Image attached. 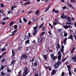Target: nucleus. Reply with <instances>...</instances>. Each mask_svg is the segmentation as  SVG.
I'll return each instance as SVG.
<instances>
[{"mask_svg":"<svg viewBox=\"0 0 76 76\" xmlns=\"http://www.w3.org/2000/svg\"><path fill=\"white\" fill-rule=\"evenodd\" d=\"M66 40L67 38H65V39L64 40L61 46V50L63 54H64V53H63V51L64 50V49H63V48H64V46H63V44H64V45H65V44H66Z\"/></svg>","mask_w":76,"mask_h":76,"instance_id":"nucleus-1","label":"nucleus"},{"mask_svg":"<svg viewBox=\"0 0 76 76\" xmlns=\"http://www.w3.org/2000/svg\"><path fill=\"white\" fill-rule=\"evenodd\" d=\"M58 61H60L61 58V51H59L58 52Z\"/></svg>","mask_w":76,"mask_h":76,"instance_id":"nucleus-2","label":"nucleus"},{"mask_svg":"<svg viewBox=\"0 0 76 76\" xmlns=\"http://www.w3.org/2000/svg\"><path fill=\"white\" fill-rule=\"evenodd\" d=\"M61 64V62L60 61H58L57 62L56 64L55 65V66L56 68H58V66H60V64Z\"/></svg>","mask_w":76,"mask_h":76,"instance_id":"nucleus-3","label":"nucleus"},{"mask_svg":"<svg viewBox=\"0 0 76 76\" xmlns=\"http://www.w3.org/2000/svg\"><path fill=\"white\" fill-rule=\"evenodd\" d=\"M24 72L23 73V75L25 76L27 75V71H28V68L26 67L24 68Z\"/></svg>","mask_w":76,"mask_h":76,"instance_id":"nucleus-4","label":"nucleus"},{"mask_svg":"<svg viewBox=\"0 0 76 76\" xmlns=\"http://www.w3.org/2000/svg\"><path fill=\"white\" fill-rule=\"evenodd\" d=\"M64 27L65 28V29H68L69 28H70L71 29L72 28H73V26H71L70 25H68V26L67 25H66V26H64Z\"/></svg>","mask_w":76,"mask_h":76,"instance_id":"nucleus-5","label":"nucleus"},{"mask_svg":"<svg viewBox=\"0 0 76 76\" xmlns=\"http://www.w3.org/2000/svg\"><path fill=\"white\" fill-rule=\"evenodd\" d=\"M2 17L3 18V19L2 20L3 21H4L5 20H6V19H9L8 17L5 18V17H6V14H4V15H3Z\"/></svg>","mask_w":76,"mask_h":76,"instance_id":"nucleus-6","label":"nucleus"},{"mask_svg":"<svg viewBox=\"0 0 76 76\" xmlns=\"http://www.w3.org/2000/svg\"><path fill=\"white\" fill-rule=\"evenodd\" d=\"M51 58H53V60L55 59H56V58H57V56L54 57V54H53L51 55Z\"/></svg>","mask_w":76,"mask_h":76,"instance_id":"nucleus-7","label":"nucleus"},{"mask_svg":"<svg viewBox=\"0 0 76 76\" xmlns=\"http://www.w3.org/2000/svg\"><path fill=\"white\" fill-rule=\"evenodd\" d=\"M18 31L17 30H15L13 31H12L11 32V34H11L10 35H11V36H13V35H15V32H16Z\"/></svg>","mask_w":76,"mask_h":76,"instance_id":"nucleus-8","label":"nucleus"},{"mask_svg":"<svg viewBox=\"0 0 76 76\" xmlns=\"http://www.w3.org/2000/svg\"><path fill=\"white\" fill-rule=\"evenodd\" d=\"M61 18L62 19H66V18H67V17L64 16V13H63L61 16Z\"/></svg>","mask_w":76,"mask_h":76,"instance_id":"nucleus-9","label":"nucleus"},{"mask_svg":"<svg viewBox=\"0 0 76 76\" xmlns=\"http://www.w3.org/2000/svg\"><path fill=\"white\" fill-rule=\"evenodd\" d=\"M53 12L56 13H59V11L55 10V9H53Z\"/></svg>","mask_w":76,"mask_h":76,"instance_id":"nucleus-10","label":"nucleus"},{"mask_svg":"<svg viewBox=\"0 0 76 76\" xmlns=\"http://www.w3.org/2000/svg\"><path fill=\"white\" fill-rule=\"evenodd\" d=\"M50 7H51V5H49L47 7V8L45 9V12H47V11H48V10H49V9L50 8Z\"/></svg>","mask_w":76,"mask_h":76,"instance_id":"nucleus-11","label":"nucleus"},{"mask_svg":"<svg viewBox=\"0 0 76 76\" xmlns=\"http://www.w3.org/2000/svg\"><path fill=\"white\" fill-rule=\"evenodd\" d=\"M66 25H73V23L70 22H66Z\"/></svg>","mask_w":76,"mask_h":76,"instance_id":"nucleus-12","label":"nucleus"},{"mask_svg":"<svg viewBox=\"0 0 76 76\" xmlns=\"http://www.w3.org/2000/svg\"><path fill=\"white\" fill-rule=\"evenodd\" d=\"M56 47L57 48V51H58V48H60V45H59V43H58L57 45H56Z\"/></svg>","mask_w":76,"mask_h":76,"instance_id":"nucleus-13","label":"nucleus"},{"mask_svg":"<svg viewBox=\"0 0 76 76\" xmlns=\"http://www.w3.org/2000/svg\"><path fill=\"white\" fill-rule=\"evenodd\" d=\"M38 28V26H36V27H33L34 31H37V29Z\"/></svg>","mask_w":76,"mask_h":76,"instance_id":"nucleus-14","label":"nucleus"},{"mask_svg":"<svg viewBox=\"0 0 76 76\" xmlns=\"http://www.w3.org/2000/svg\"><path fill=\"white\" fill-rule=\"evenodd\" d=\"M28 4H30V2H26L24 4H23V6H25V5H28Z\"/></svg>","mask_w":76,"mask_h":76,"instance_id":"nucleus-15","label":"nucleus"},{"mask_svg":"<svg viewBox=\"0 0 76 76\" xmlns=\"http://www.w3.org/2000/svg\"><path fill=\"white\" fill-rule=\"evenodd\" d=\"M72 59L73 60L74 62H76V56H75L74 57L72 58Z\"/></svg>","mask_w":76,"mask_h":76,"instance_id":"nucleus-16","label":"nucleus"},{"mask_svg":"<svg viewBox=\"0 0 76 76\" xmlns=\"http://www.w3.org/2000/svg\"><path fill=\"white\" fill-rule=\"evenodd\" d=\"M45 68L47 69H48L49 71L51 70V67L50 66H46Z\"/></svg>","mask_w":76,"mask_h":76,"instance_id":"nucleus-17","label":"nucleus"},{"mask_svg":"<svg viewBox=\"0 0 76 76\" xmlns=\"http://www.w3.org/2000/svg\"><path fill=\"white\" fill-rule=\"evenodd\" d=\"M67 20L68 22H71L72 20L70 18V17L67 18Z\"/></svg>","mask_w":76,"mask_h":76,"instance_id":"nucleus-18","label":"nucleus"},{"mask_svg":"<svg viewBox=\"0 0 76 76\" xmlns=\"http://www.w3.org/2000/svg\"><path fill=\"white\" fill-rule=\"evenodd\" d=\"M39 10H37L36 11V15H39Z\"/></svg>","mask_w":76,"mask_h":76,"instance_id":"nucleus-19","label":"nucleus"},{"mask_svg":"<svg viewBox=\"0 0 76 76\" xmlns=\"http://www.w3.org/2000/svg\"><path fill=\"white\" fill-rule=\"evenodd\" d=\"M37 32H38V31H34L33 34V35H37Z\"/></svg>","mask_w":76,"mask_h":76,"instance_id":"nucleus-20","label":"nucleus"},{"mask_svg":"<svg viewBox=\"0 0 76 76\" xmlns=\"http://www.w3.org/2000/svg\"><path fill=\"white\" fill-rule=\"evenodd\" d=\"M69 38H70L72 40H73V36L72 35H71L68 38V39H69Z\"/></svg>","mask_w":76,"mask_h":76,"instance_id":"nucleus-21","label":"nucleus"},{"mask_svg":"<svg viewBox=\"0 0 76 76\" xmlns=\"http://www.w3.org/2000/svg\"><path fill=\"white\" fill-rule=\"evenodd\" d=\"M3 10H1V11H0V15H1V16H2V15H3Z\"/></svg>","mask_w":76,"mask_h":76,"instance_id":"nucleus-22","label":"nucleus"},{"mask_svg":"<svg viewBox=\"0 0 76 76\" xmlns=\"http://www.w3.org/2000/svg\"><path fill=\"white\" fill-rule=\"evenodd\" d=\"M56 73V72L54 70H53L52 72L51 73L52 75H55Z\"/></svg>","mask_w":76,"mask_h":76,"instance_id":"nucleus-23","label":"nucleus"},{"mask_svg":"<svg viewBox=\"0 0 76 76\" xmlns=\"http://www.w3.org/2000/svg\"><path fill=\"white\" fill-rule=\"evenodd\" d=\"M14 8H16V7L14 6H12V7H11V10H12V11H13V9H14Z\"/></svg>","mask_w":76,"mask_h":76,"instance_id":"nucleus-24","label":"nucleus"},{"mask_svg":"<svg viewBox=\"0 0 76 76\" xmlns=\"http://www.w3.org/2000/svg\"><path fill=\"white\" fill-rule=\"evenodd\" d=\"M39 42H41L42 41V38H39L38 39Z\"/></svg>","mask_w":76,"mask_h":76,"instance_id":"nucleus-25","label":"nucleus"},{"mask_svg":"<svg viewBox=\"0 0 76 76\" xmlns=\"http://www.w3.org/2000/svg\"><path fill=\"white\" fill-rule=\"evenodd\" d=\"M1 75L2 76H4V75H6V73H4V72H2L1 73Z\"/></svg>","mask_w":76,"mask_h":76,"instance_id":"nucleus-26","label":"nucleus"},{"mask_svg":"<svg viewBox=\"0 0 76 76\" xmlns=\"http://www.w3.org/2000/svg\"><path fill=\"white\" fill-rule=\"evenodd\" d=\"M67 34L66 31H64V37H67Z\"/></svg>","mask_w":76,"mask_h":76,"instance_id":"nucleus-27","label":"nucleus"},{"mask_svg":"<svg viewBox=\"0 0 76 76\" xmlns=\"http://www.w3.org/2000/svg\"><path fill=\"white\" fill-rule=\"evenodd\" d=\"M43 57L45 60L47 59V55H44L43 56Z\"/></svg>","mask_w":76,"mask_h":76,"instance_id":"nucleus-28","label":"nucleus"},{"mask_svg":"<svg viewBox=\"0 0 76 76\" xmlns=\"http://www.w3.org/2000/svg\"><path fill=\"white\" fill-rule=\"evenodd\" d=\"M67 5L69 7H72V6L70 4L68 3L67 4Z\"/></svg>","mask_w":76,"mask_h":76,"instance_id":"nucleus-29","label":"nucleus"},{"mask_svg":"<svg viewBox=\"0 0 76 76\" xmlns=\"http://www.w3.org/2000/svg\"><path fill=\"white\" fill-rule=\"evenodd\" d=\"M12 56H15V52L14 51V50H12Z\"/></svg>","mask_w":76,"mask_h":76,"instance_id":"nucleus-30","label":"nucleus"},{"mask_svg":"<svg viewBox=\"0 0 76 76\" xmlns=\"http://www.w3.org/2000/svg\"><path fill=\"white\" fill-rule=\"evenodd\" d=\"M29 40H27L26 42V44H29Z\"/></svg>","mask_w":76,"mask_h":76,"instance_id":"nucleus-31","label":"nucleus"},{"mask_svg":"<svg viewBox=\"0 0 76 76\" xmlns=\"http://www.w3.org/2000/svg\"><path fill=\"white\" fill-rule=\"evenodd\" d=\"M18 27V26L17 25H15L14 26L13 28H14V29H17Z\"/></svg>","mask_w":76,"mask_h":76,"instance_id":"nucleus-32","label":"nucleus"},{"mask_svg":"<svg viewBox=\"0 0 76 76\" xmlns=\"http://www.w3.org/2000/svg\"><path fill=\"white\" fill-rule=\"evenodd\" d=\"M74 50H75V48H74V47H73L72 48V50H71V53H73V51H74Z\"/></svg>","mask_w":76,"mask_h":76,"instance_id":"nucleus-33","label":"nucleus"},{"mask_svg":"<svg viewBox=\"0 0 76 76\" xmlns=\"http://www.w3.org/2000/svg\"><path fill=\"white\" fill-rule=\"evenodd\" d=\"M22 57L23 58H27V56H26L25 55H23Z\"/></svg>","mask_w":76,"mask_h":76,"instance_id":"nucleus-34","label":"nucleus"},{"mask_svg":"<svg viewBox=\"0 0 76 76\" xmlns=\"http://www.w3.org/2000/svg\"><path fill=\"white\" fill-rule=\"evenodd\" d=\"M3 69H4V66H1L0 68V70H3Z\"/></svg>","mask_w":76,"mask_h":76,"instance_id":"nucleus-35","label":"nucleus"},{"mask_svg":"<svg viewBox=\"0 0 76 76\" xmlns=\"http://www.w3.org/2000/svg\"><path fill=\"white\" fill-rule=\"evenodd\" d=\"M1 23L2 24V25H4L6 23V22H1Z\"/></svg>","mask_w":76,"mask_h":76,"instance_id":"nucleus-36","label":"nucleus"},{"mask_svg":"<svg viewBox=\"0 0 76 76\" xmlns=\"http://www.w3.org/2000/svg\"><path fill=\"white\" fill-rule=\"evenodd\" d=\"M32 12H33V11H28V14H30L31 13H32Z\"/></svg>","mask_w":76,"mask_h":76,"instance_id":"nucleus-37","label":"nucleus"},{"mask_svg":"<svg viewBox=\"0 0 76 76\" xmlns=\"http://www.w3.org/2000/svg\"><path fill=\"white\" fill-rule=\"evenodd\" d=\"M38 65V64H37V62H35L34 63V65L35 66H37V65Z\"/></svg>","mask_w":76,"mask_h":76,"instance_id":"nucleus-38","label":"nucleus"},{"mask_svg":"<svg viewBox=\"0 0 76 76\" xmlns=\"http://www.w3.org/2000/svg\"><path fill=\"white\" fill-rule=\"evenodd\" d=\"M15 64V62H14V61H12L11 62L10 65H12V64Z\"/></svg>","mask_w":76,"mask_h":76,"instance_id":"nucleus-39","label":"nucleus"},{"mask_svg":"<svg viewBox=\"0 0 76 76\" xmlns=\"http://www.w3.org/2000/svg\"><path fill=\"white\" fill-rule=\"evenodd\" d=\"M67 58H65L64 59H63L62 60V62H63V61H65V60H66V59H67Z\"/></svg>","mask_w":76,"mask_h":76,"instance_id":"nucleus-40","label":"nucleus"},{"mask_svg":"<svg viewBox=\"0 0 76 76\" xmlns=\"http://www.w3.org/2000/svg\"><path fill=\"white\" fill-rule=\"evenodd\" d=\"M43 25H44V23H43L41 25H40L39 26V28H41L42 26H43Z\"/></svg>","mask_w":76,"mask_h":76,"instance_id":"nucleus-41","label":"nucleus"},{"mask_svg":"<svg viewBox=\"0 0 76 76\" xmlns=\"http://www.w3.org/2000/svg\"><path fill=\"white\" fill-rule=\"evenodd\" d=\"M45 34V32H43L41 33V35L42 36V35H44Z\"/></svg>","mask_w":76,"mask_h":76,"instance_id":"nucleus-42","label":"nucleus"},{"mask_svg":"<svg viewBox=\"0 0 76 76\" xmlns=\"http://www.w3.org/2000/svg\"><path fill=\"white\" fill-rule=\"evenodd\" d=\"M6 49L4 48H2L1 50V51H5Z\"/></svg>","mask_w":76,"mask_h":76,"instance_id":"nucleus-43","label":"nucleus"},{"mask_svg":"<svg viewBox=\"0 0 76 76\" xmlns=\"http://www.w3.org/2000/svg\"><path fill=\"white\" fill-rule=\"evenodd\" d=\"M15 23V22H11L10 23V25H12V24H13Z\"/></svg>","mask_w":76,"mask_h":76,"instance_id":"nucleus-44","label":"nucleus"},{"mask_svg":"<svg viewBox=\"0 0 76 76\" xmlns=\"http://www.w3.org/2000/svg\"><path fill=\"white\" fill-rule=\"evenodd\" d=\"M49 26H50L51 28H52L53 27V26H52V25H51V24H50V23H49Z\"/></svg>","mask_w":76,"mask_h":76,"instance_id":"nucleus-45","label":"nucleus"},{"mask_svg":"<svg viewBox=\"0 0 76 76\" xmlns=\"http://www.w3.org/2000/svg\"><path fill=\"white\" fill-rule=\"evenodd\" d=\"M18 76H21V72L20 71L19 73L18 74Z\"/></svg>","mask_w":76,"mask_h":76,"instance_id":"nucleus-46","label":"nucleus"},{"mask_svg":"<svg viewBox=\"0 0 76 76\" xmlns=\"http://www.w3.org/2000/svg\"><path fill=\"white\" fill-rule=\"evenodd\" d=\"M36 42L35 41V40H34L32 42V43L33 44H35V42Z\"/></svg>","mask_w":76,"mask_h":76,"instance_id":"nucleus-47","label":"nucleus"},{"mask_svg":"<svg viewBox=\"0 0 76 76\" xmlns=\"http://www.w3.org/2000/svg\"><path fill=\"white\" fill-rule=\"evenodd\" d=\"M23 20L24 22H26L27 21V20L25 18H23Z\"/></svg>","mask_w":76,"mask_h":76,"instance_id":"nucleus-48","label":"nucleus"},{"mask_svg":"<svg viewBox=\"0 0 76 76\" xmlns=\"http://www.w3.org/2000/svg\"><path fill=\"white\" fill-rule=\"evenodd\" d=\"M3 6H4V5H3V4H1V7H3Z\"/></svg>","mask_w":76,"mask_h":76,"instance_id":"nucleus-49","label":"nucleus"},{"mask_svg":"<svg viewBox=\"0 0 76 76\" xmlns=\"http://www.w3.org/2000/svg\"><path fill=\"white\" fill-rule=\"evenodd\" d=\"M57 22H57L56 21V22H55L54 23H53V25H56L57 24Z\"/></svg>","mask_w":76,"mask_h":76,"instance_id":"nucleus-50","label":"nucleus"},{"mask_svg":"<svg viewBox=\"0 0 76 76\" xmlns=\"http://www.w3.org/2000/svg\"><path fill=\"white\" fill-rule=\"evenodd\" d=\"M59 19L60 18H58V19H56V22H58V19Z\"/></svg>","mask_w":76,"mask_h":76,"instance_id":"nucleus-51","label":"nucleus"},{"mask_svg":"<svg viewBox=\"0 0 76 76\" xmlns=\"http://www.w3.org/2000/svg\"><path fill=\"white\" fill-rule=\"evenodd\" d=\"M75 0H71V2L72 3H74V2H75Z\"/></svg>","mask_w":76,"mask_h":76,"instance_id":"nucleus-52","label":"nucleus"},{"mask_svg":"<svg viewBox=\"0 0 76 76\" xmlns=\"http://www.w3.org/2000/svg\"><path fill=\"white\" fill-rule=\"evenodd\" d=\"M62 9H67V8H66V6L63 7Z\"/></svg>","mask_w":76,"mask_h":76,"instance_id":"nucleus-53","label":"nucleus"},{"mask_svg":"<svg viewBox=\"0 0 76 76\" xmlns=\"http://www.w3.org/2000/svg\"><path fill=\"white\" fill-rule=\"evenodd\" d=\"M58 31L59 32H61V31H62V30L61 29H59L58 30Z\"/></svg>","mask_w":76,"mask_h":76,"instance_id":"nucleus-54","label":"nucleus"},{"mask_svg":"<svg viewBox=\"0 0 76 76\" xmlns=\"http://www.w3.org/2000/svg\"><path fill=\"white\" fill-rule=\"evenodd\" d=\"M7 71L8 72H10V70L9 69H7Z\"/></svg>","mask_w":76,"mask_h":76,"instance_id":"nucleus-55","label":"nucleus"},{"mask_svg":"<svg viewBox=\"0 0 76 76\" xmlns=\"http://www.w3.org/2000/svg\"><path fill=\"white\" fill-rule=\"evenodd\" d=\"M42 30L43 31H44L45 30V27H42Z\"/></svg>","mask_w":76,"mask_h":76,"instance_id":"nucleus-56","label":"nucleus"},{"mask_svg":"<svg viewBox=\"0 0 76 76\" xmlns=\"http://www.w3.org/2000/svg\"><path fill=\"white\" fill-rule=\"evenodd\" d=\"M22 1H30V0H22Z\"/></svg>","mask_w":76,"mask_h":76,"instance_id":"nucleus-57","label":"nucleus"},{"mask_svg":"<svg viewBox=\"0 0 76 76\" xmlns=\"http://www.w3.org/2000/svg\"><path fill=\"white\" fill-rule=\"evenodd\" d=\"M31 21H29L28 23V25H31Z\"/></svg>","mask_w":76,"mask_h":76,"instance_id":"nucleus-58","label":"nucleus"},{"mask_svg":"<svg viewBox=\"0 0 76 76\" xmlns=\"http://www.w3.org/2000/svg\"><path fill=\"white\" fill-rule=\"evenodd\" d=\"M74 25L75 26V27H76V22H75L74 24Z\"/></svg>","mask_w":76,"mask_h":76,"instance_id":"nucleus-59","label":"nucleus"},{"mask_svg":"<svg viewBox=\"0 0 76 76\" xmlns=\"http://www.w3.org/2000/svg\"><path fill=\"white\" fill-rule=\"evenodd\" d=\"M6 52H4L3 53H2V54L3 55H4V54H6Z\"/></svg>","mask_w":76,"mask_h":76,"instance_id":"nucleus-60","label":"nucleus"},{"mask_svg":"<svg viewBox=\"0 0 76 76\" xmlns=\"http://www.w3.org/2000/svg\"><path fill=\"white\" fill-rule=\"evenodd\" d=\"M75 20V18H73V17H72V20Z\"/></svg>","mask_w":76,"mask_h":76,"instance_id":"nucleus-61","label":"nucleus"},{"mask_svg":"<svg viewBox=\"0 0 76 76\" xmlns=\"http://www.w3.org/2000/svg\"><path fill=\"white\" fill-rule=\"evenodd\" d=\"M18 49V50H21V48H20V47Z\"/></svg>","mask_w":76,"mask_h":76,"instance_id":"nucleus-62","label":"nucleus"},{"mask_svg":"<svg viewBox=\"0 0 76 76\" xmlns=\"http://www.w3.org/2000/svg\"><path fill=\"white\" fill-rule=\"evenodd\" d=\"M41 20H44V18H41Z\"/></svg>","mask_w":76,"mask_h":76,"instance_id":"nucleus-63","label":"nucleus"},{"mask_svg":"<svg viewBox=\"0 0 76 76\" xmlns=\"http://www.w3.org/2000/svg\"><path fill=\"white\" fill-rule=\"evenodd\" d=\"M74 72H75V73H76V69H74Z\"/></svg>","mask_w":76,"mask_h":76,"instance_id":"nucleus-64","label":"nucleus"}]
</instances>
